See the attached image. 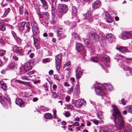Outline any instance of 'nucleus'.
<instances>
[{
    "label": "nucleus",
    "instance_id": "obj_28",
    "mask_svg": "<svg viewBox=\"0 0 132 132\" xmlns=\"http://www.w3.org/2000/svg\"><path fill=\"white\" fill-rule=\"evenodd\" d=\"M124 132H132L131 127L130 125H128L126 127Z\"/></svg>",
    "mask_w": 132,
    "mask_h": 132
},
{
    "label": "nucleus",
    "instance_id": "obj_6",
    "mask_svg": "<svg viewBox=\"0 0 132 132\" xmlns=\"http://www.w3.org/2000/svg\"><path fill=\"white\" fill-rule=\"evenodd\" d=\"M58 7L59 11L63 13H66L68 10V7L65 4H59Z\"/></svg>",
    "mask_w": 132,
    "mask_h": 132
},
{
    "label": "nucleus",
    "instance_id": "obj_61",
    "mask_svg": "<svg viewBox=\"0 0 132 132\" xmlns=\"http://www.w3.org/2000/svg\"><path fill=\"white\" fill-rule=\"evenodd\" d=\"M0 84L2 86L5 87L6 86V84H5L4 83V82L3 81H0Z\"/></svg>",
    "mask_w": 132,
    "mask_h": 132
},
{
    "label": "nucleus",
    "instance_id": "obj_27",
    "mask_svg": "<svg viewBox=\"0 0 132 132\" xmlns=\"http://www.w3.org/2000/svg\"><path fill=\"white\" fill-rule=\"evenodd\" d=\"M77 13V11L76 8L74 7H73L72 8V15L73 16H75L76 18V14Z\"/></svg>",
    "mask_w": 132,
    "mask_h": 132
},
{
    "label": "nucleus",
    "instance_id": "obj_45",
    "mask_svg": "<svg viewBox=\"0 0 132 132\" xmlns=\"http://www.w3.org/2000/svg\"><path fill=\"white\" fill-rule=\"evenodd\" d=\"M34 41H40V38L36 36H35L33 37Z\"/></svg>",
    "mask_w": 132,
    "mask_h": 132
},
{
    "label": "nucleus",
    "instance_id": "obj_3",
    "mask_svg": "<svg viewBox=\"0 0 132 132\" xmlns=\"http://www.w3.org/2000/svg\"><path fill=\"white\" fill-rule=\"evenodd\" d=\"M100 84H97L94 85V86L95 88V90L97 94L103 96L105 95V93L103 90V88L100 86Z\"/></svg>",
    "mask_w": 132,
    "mask_h": 132
},
{
    "label": "nucleus",
    "instance_id": "obj_25",
    "mask_svg": "<svg viewBox=\"0 0 132 132\" xmlns=\"http://www.w3.org/2000/svg\"><path fill=\"white\" fill-rule=\"evenodd\" d=\"M105 14L106 17L107 19H108L110 20L109 21L107 20L108 22H112V18L110 15L109 14V13L107 12H105Z\"/></svg>",
    "mask_w": 132,
    "mask_h": 132
},
{
    "label": "nucleus",
    "instance_id": "obj_46",
    "mask_svg": "<svg viewBox=\"0 0 132 132\" xmlns=\"http://www.w3.org/2000/svg\"><path fill=\"white\" fill-rule=\"evenodd\" d=\"M25 24V23L24 22H23L22 23L20 27V29L21 30H23L24 29Z\"/></svg>",
    "mask_w": 132,
    "mask_h": 132
},
{
    "label": "nucleus",
    "instance_id": "obj_18",
    "mask_svg": "<svg viewBox=\"0 0 132 132\" xmlns=\"http://www.w3.org/2000/svg\"><path fill=\"white\" fill-rule=\"evenodd\" d=\"M52 3V13L54 12L56 7V3L57 0H51Z\"/></svg>",
    "mask_w": 132,
    "mask_h": 132
},
{
    "label": "nucleus",
    "instance_id": "obj_23",
    "mask_svg": "<svg viewBox=\"0 0 132 132\" xmlns=\"http://www.w3.org/2000/svg\"><path fill=\"white\" fill-rule=\"evenodd\" d=\"M11 33L13 37L15 39L16 41H21V39L19 37L17 36L16 34L14 31H12Z\"/></svg>",
    "mask_w": 132,
    "mask_h": 132
},
{
    "label": "nucleus",
    "instance_id": "obj_19",
    "mask_svg": "<svg viewBox=\"0 0 132 132\" xmlns=\"http://www.w3.org/2000/svg\"><path fill=\"white\" fill-rule=\"evenodd\" d=\"M76 48L77 51L79 52L82 50L83 49V46L81 44L78 43L76 44Z\"/></svg>",
    "mask_w": 132,
    "mask_h": 132
},
{
    "label": "nucleus",
    "instance_id": "obj_41",
    "mask_svg": "<svg viewBox=\"0 0 132 132\" xmlns=\"http://www.w3.org/2000/svg\"><path fill=\"white\" fill-rule=\"evenodd\" d=\"M79 91V87L78 86H77L75 87L74 91L75 94H78Z\"/></svg>",
    "mask_w": 132,
    "mask_h": 132
},
{
    "label": "nucleus",
    "instance_id": "obj_7",
    "mask_svg": "<svg viewBox=\"0 0 132 132\" xmlns=\"http://www.w3.org/2000/svg\"><path fill=\"white\" fill-rule=\"evenodd\" d=\"M100 58L105 65L107 67H109L108 63L110 62V60L108 56L105 55H102L100 56Z\"/></svg>",
    "mask_w": 132,
    "mask_h": 132
},
{
    "label": "nucleus",
    "instance_id": "obj_54",
    "mask_svg": "<svg viewBox=\"0 0 132 132\" xmlns=\"http://www.w3.org/2000/svg\"><path fill=\"white\" fill-rule=\"evenodd\" d=\"M71 25L73 28L75 27L76 25V23L75 22L73 21L71 24Z\"/></svg>",
    "mask_w": 132,
    "mask_h": 132
},
{
    "label": "nucleus",
    "instance_id": "obj_31",
    "mask_svg": "<svg viewBox=\"0 0 132 132\" xmlns=\"http://www.w3.org/2000/svg\"><path fill=\"white\" fill-rule=\"evenodd\" d=\"M97 116L98 118L100 120H101L103 119V116L102 112L99 111L97 113Z\"/></svg>",
    "mask_w": 132,
    "mask_h": 132
},
{
    "label": "nucleus",
    "instance_id": "obj_52",
    "mask_svg": "<svg viewBox=\"0 0 132 132\" xmlns=\"http://www.w3.org/2000/svg\"><path fill=\"white\" fill-rule=\"evenodd\" d=\"M92 121L93 123H94L96 125H98V124L99 123V121L98 120L95 119L92 120Z\"/></svg>",
    "mask_w": 132,
    "mask_h": 132
},
{
    "label": "nucleus",
    "instance_id": "obj_56",
    "mask_svg": "<svg viewBox=\"0 0 132 132\" xmlns=\"http://www.w3.org/2000/svg\"><path fill=\"white\" fill-rule=\"evenodd\" d=\"M30 24L29 23H27L26 25V27L27 28V31L28 32L29 31V30L30 29V27H29Z\"/></svg>",
    "mask_w": 132,
    "mask_h": 132
},
{
    "label": "nucleus",
    "instance_id": "obj_17",
    "mask_svg": "<svg viewBox=\"0 0 132 132\" xmlns=\"http://www.w3.org/2000/svg\"><path fill=\"white\" fill-rule=\"evenodd\" d=\"M15 103L17 105L23 108L24 107L23 103L21 99L18 98L16 99Z\"/></svg>",
    "mask_w": 132,
    "mask_h": 132
},
{
    "label": "nucleus",
    "instance_id": "obj_43",
    "mask_svg": "<svg viewBox=\"0 0 132 132\" xmlns=\"http://www.w3.org/2000/svg\"><path fill=\"white\" fill-rule=\"evenodd\" d=\"M39 109L40 111H44L47 110V108L44 106H42L40 107Z\"/></svg>",
    "mask_w": 132,
    "mask_h": 132
},
{
    "label": "nucleus",
    "instance_id": "obj_1",
    "mask_svg": "<svg viewBox=\"0 0 132 132\" xmlns=\"http://www.w3.org/2000/svg\"><path fill=\"white\" fill-rule=\"evenodd\" d=\"M112 116L114 121L117 129L120 130L124 125V121L123 118L120 112L118 107L116 106H112Z\"/></svg>",
    "mask_w": 132,
    "mask_h": 132
},
{
    "label": "nucleus",
    "instance_id": "obj_8",
    "mask_svg": "<svg viewBox=\"0 0 132 132\" xmlns=\"http://www.w3.org/2000/svg\"><path fill=\"white\" fill-rule=\"evenodd\" d=\"M122 68L125 71H126V75L127 76L132 75V69L127 65H123L121 66Z\"/></svg>",
    "mask_w": 132,
    "mask_h": 132
},
{
    "label": "nucleus",
    "instance_id": "obj_47",
    "mask_svg": "<svg viewBox=\"0 0 132 132\" xmlns=\"http://www.w3.org/2000/svg\"><path fill=\"white\" fill-rule=\"evenodd\" d=\"M23 6H21L19 8V12L20 15H22L23 14Z\"/></svg>",
    "mask_w": 132,
    "mask_h": 132
},
{
    "label": "nucleus",
    "instance_id": "obj_64",
    "mask_svg": "<svg viewBox=\"0 0 132 132\" xmlns=\"http://www.w3.org/2000/svg\"><path fill=\"white\" fill-rule=\"evenodd\" d=\"M64 23L65 24L67 25H69L70 24L69 21L67 20L64 21Z\"/></svg>",
    "mask_w": 132,
    "mask_h": 132
},
{
    "label": "nucleus",
    "instance_id": "obj_49",
    "mask_svg": "<svg viewBox=\"0 0 132 132\" xmlns=\"http://www.w3.org/2000/svg\"><path fill=\"white\" fill-rule=\"evenodd\" d=\"M119 102L121 104V103L123 105H125L126 104V102L124 99H122L121 100H119Z\"/></svg>",
    "mask_w": 132,
    "mask_h": 132
},
{
    "label": "nucleus",
    "instance_id": "obj_40",
    "mask_svg": "<svg viewBox=\"0 0 132 132\" xmlns=\"http://www.w3.org/2000/svg\"><path fill=\"white\" fill-rule=\"evenodd\" d=\"M74 88V86H73L71 88H69L67 92V93L68 94H71L73 92Z\"/></svg>",
    "mask_w": 132,
    "mask_h": 132
},
{
    "label": "nucleus",
    "instance_id": "obj_2",
    "mask_svg": "<svg viewBox=\"0 0 132 132\" xmlns=\"http://www.w3.org/2000/svg\"><path fill=\"white\" fill-rule=\"evenodd\" d=\"M87 29L89 31V32L90 33V36L89 38L91 40L97 41L98 39V37L96 32L95 30L90 27L87 28Z\"/></svg>",
    "mask_w": 132,
    "mask_h": 132
},
{
    "label": "nucleus",
    "instance_id": "obj_24",
    "mask_svg": "<svg viewBox=\"0 0 132 132\" xmlns=\"http://www.w3.org/2000/svg\"><path fill=\"white\" fill-rule=\"evenodd\" d=\"M100 132H111V130L109 128H102L100 130Z\"/></svg>",
    "mask_w": 132,
    "mask_h": 132
},
{
    "label": "nucleus",
    "instance_id": "obj_13",
    "mask_svg": "<svg viewBox=\"0 0 132 132\" xmlns=\"http://www.w3.org/2000/svg\"><path fill=\"white\" fill-rule=\"evenodd\" d=\"M72 36L74 37L75 40H83L84 41L86 40V41H89L90 40H89L88 39H86L85 40L84 38H82V39H80L77 33H73L72 34Z\"/></svg>",
    "mask_w": 132,
    "mask_h": 132
},
{
    "label": "nucleus",
    "instance_id": "obj_9",
    "mask_svg": "<svg viewBox=\"0 0 132 132\" xmlns=\"http://www.w3.org/2000/svg\"><path fill=\"white\" fill-rule=\"evenodd\" d=\"M86 105L85 101L82 100H79L76 102L75 104V106L78 108H81L82 105Z\"/></svg>",
    "mask_w": 132,
    "mask_h": 132
},
{
    "label": "nucleus",
    "instance_id": "obj_35",
    "mask_svg": "<svg viewBox=\"0 0 132 132\" xmlns=\"http://www.w3.org/2000/svg\"><path fill=\"white\" fill-rule=\"evenodd\" d=\"M86 46L89 49L88 50L90 51L92 49V47L91 46V44H90L89 42H86Z\"/></svg>",
    "mask_w": 132,
    "mask_h": 132
},
{
    "label": "nucleus",
    "instance_id": "obj_33",
    "mask_svg": "<svg viewBox=\"0 0 132 132\" xmlns=\"http://www.w3.org/2000/svg\"><path fill=\"white\" fill-rule=\"evenodd\" d=\"M32 30L33 33L35 35L37 34L39 32V30L38 27L32 29Z\"/></svg>",
    "mask_w": 132,
    "mask_h": 132
},
{
    "label": "nucleus",
    "instance_id": "obj_36",
    "mask_svg": "<svg viewBox=\"0 0 132 132\" xmlns=\"http://www.w3.org/2000/svg\"><path fill=\"white\" fill-rule=\"evenodd\" d=\"M31 25L32 29L38 27V25L35 22H32L31 23Z\"/></svg>",
    "mask_w": 132,
    "mask_h": 132
},
{
    "label": "nucleus",
    "instance_id": "obj_50",
    "mask_svg": "<svg viewBox=\"0 0 132 132\" xmlns=\"http://www.w3.org/2000/svg\"><path fill=\"white\" fill-rule=\"evenodd\" d=\"M6 51L2 50H0V56H3L4 55Z\"/></svg>",
    "mask_w": 132,
    "mask_h": 132
},
{
    "label": "nucleus",
    "instance_id": "obj_4",
    "mask_svg": "<svg viewBox=\"0 0 132 132\" xmlns=\"http://www.w3.org/2000/svg\"><path fill=\"white\" fill-rule=\"evenodd\" d=\"M106 37L104 36H102L101 39L103 41L105 40H108L109 41H114L115 40V38L114 36L112 34H108L106 36L107 39L106 38Z\"/></svg>",
    "mask_w": 132,
    "mask_h": 132
},
{
    "label": "nucleus",
    "instance_id": "obj_32",
    "mask_svg": "<svg viewBox=\"0 0 132 132\" xmlns=\"http://www.w3.org/2000/svg\"><path fill=\"white\" fill-rule=\"evenodd\" d=\"M5 29V28L3 23L0 21V30L4 31Z\"/></svg>",
    "mask_w": 132,
    "mask_h": 132
},
{
    "label": "nucleus",
    "instance_id": "obj_37",
    "mask_svg": "<svg viewBox=\"0 0 132 132\" xmlns=\"http://www.w3.org/2000/svg\"><path fill=\"white\" fill-rule=\"evenodd\" d=\"M51 92L52 94V97L54 98H56L57 96V95L55 92L53 91L51 89Z\"/></svg>",
    "mask_w": 132,
    "mask_h": 132
},
{
    "label": "nucleus",
    "instance_id": "obj_11",
    "mask_svg": "<svg viewBox=\"0 0 132 132\" xmlns=\"http://www.w3.org/2000/svg\"><path fill=\"white\" fill-rule=\"evenodd\" d=\"M83 71L82 70L80 67H78L76 71V77L77 78H81L82 74Z\"/></svg>",
    "mask_w": 132,
    "mask_h": 132
},
{
    "label": "nucleus",
    "instance_id": "obj_63",
    "mask_svg": "<svg viewBox=\"0 0 132 132\" xmlns=\"http://www.w3.org/2000/svg\"><path fill=\"white\" fill-rule=\"evenodd\" d=\"M5 99L6 101L8 102H9L10 101V99L9 96H7L6 97H5Z\"/></svg>",
    "mask_w": 132,
    "mask_h": 132
},
{
    "label": "nucleus",
    "instance_id": "obj_21",
    "mask_svg": "<svg viewBox=\"0 0 132 132\" xmlns=\"http://www.w3.org/2000/svg\"><path fill=\"white\" fill-rule=\"evenodd\" d=\"M57 36L58 37L59 40L64 38L66 36L64 35L61 31L59 30L57 34Z\"/></svg>",
    "mask_w": 132,
    "mask_h": 132
},
{
    "label": "nucleus",
    "instance_id": "obj_53",
    "mask_svg": "<svg viewBox=\"0 0 132 132\" xmlns=\"http://www.w3.org/2000/svg\"><path fill=\"white\" fill-rule=\"evenodd\" d=\"M64 115L66 117H69L70 115L69 112L68 111L66 112Z\"/></svg>",
    "mask_w": 132,
    "mask_h": 132
},
{
    "label": "nucleus",
    "instance_id": "obj_5",
    "mask_svg": "<svg viewBox=\"0 0 132 132\" xmlns=\"http://www.w3.org/2000/svg\"><path fill=\"white\" fill-rule=\"evenodd\" d=\"M62 56L61 55L59 54L57 55L55 58V63L56 66V69L59 70L60 67Z\"/></svg>",
    "mask_w": 132,
    "mask_h": 132
},
{
    "label": "nucleus",
    "instance_id": "obj_51",
    "mask_svg": "<svg viewBox=\"0 0 132 132\" xmlns=\"http://www.w3.org/2000/svg\"><path fill=\"white\" fill-rule=\"evenodd\" d=\"M70 62L69 61H67V62L65 64H64L63 66V68L65 67H66L69 66L70 65Z\"/></svg>",
    "mask_w": 132,
    "mask_h": 132
},
{
    "label": "nucleus",
    "instance_id": "obj_15",
    "mask_svg": "<svg viewBox=\"0 0 132 132\" xmlns=\"http://www.w3.org/2000/svg\"><path fill=\"white\" fill-rule=\"evenodd\" d=\"M93 17L92 16V13L90 11H88L86 13L85 18L89 21V22L92 21Z\"/></svg>",
    "mask_w": 132,
    "mask_h": 132
},
{
    "label": "nucleus",
    "instance_id": "obj_55",
    "mask_svg": "<svg viewBox=\"0 0 132 132\" xmlns=\"http://www.w3.org/2000/svg\"><path fill=\"white\" fill-rule=\"evenodd\" d=\"M16 81L22 84H24L25 83H26L28 84H29L28 82H25L20 80H17Z\"/></svg>",
    "mask_w": 132,
    "mask_h": 132
},
{
    "label": "nucleus",
    "instance_id": "obj_34",
    "mask_svg": "<svg viewBox=\"0 0 132 132\" xmlns=\"http://www.w3.org/2000/svg\"><path fill=\"white\" fill-rule=\"evenodd\" d=\"M0 102L4 107H6L7 106V104L6 102L3 99L0 101Z\"/></svg>",
    "mask_w": 132,
    "mask_h": 132
},
{
    "label": "nucleus",
    "instance_id": "obj_38",
    "mask_svg": "<svg viewBox=\"0 0 132 132\" xmlns=\"http://www.w3.org/2000/svg\"><path fill=\"white\" fill-rule=\"evenodd\" d=\"M126 109L128 112L132 113V105L126 107Z\"/></svg>",
    "mask_w": 132,
    "mask_h": 132
},
{
    "label": "nucleus",
    "instance_id": "obj_57",
    "mask_svg": "<svg viewBox=\"0 0 132 132\" xmlns=\"http://www.w3.org/2000/svg\"><path fill=\"white\" fill-rule=\"evenodd\" d=\"M110 12L111 15H116V12L114 10H111L110 11Z\"/></svg>",
    "mask_w": 132,
    "mask_h": 132
},
{
    "label": "nucleus",
    "instance_id": "obj_62",
    "mask_svg": "<svg viewBox=\"0 0 132 132\" xmlns=\"http://www.w3.org/2000/svg\"><path fill=\"white\" fill-rule=\"evenodd\" d=\"M12 58L15 61H17L18 60V57L15 55H14L13 56Z\"/></svg>",
    "mask_w": 132,
    "mask_h": 132
},
{
    "label": "nucleus",
    "instance_id": "obj_48",
    "mask_svg": "<svg viewBox=\"0 0 132 132\" xmlns=\"http://www.w3.org/2000/svg\"><path fill=\"white\" fill-rule=\"evenodd\" d=\"M10 9L9 8H8L5 10L4 13L5 16H6L8 12L10 11Z\"/></svg>",
    "mask_w": 132,
    "mask_h": 132
},
{
    "label": "nucleus",
    "instance_id": "obj_20",
    "mask_svg": "<svg viewBox=\"0 0 132 132\" xmlns=\"http://www.w3.org/2000/svg\"><path fill=\"white\" fill-rule=\"evenodd\" d=\"M16 66V65L15 63L12 62L9 64L6 70H9L11 69H13L15 68Z\"/></svg>",
    "mask_w": 132,
    "mask_h": 132
},
{
    "label": "nucleus",
    "instance_id": "obj_12",
    "mask_svg": "<svg viewBox=\"0 0 132 132\" xmlns=\"http://www.w3.org/2000/svg\"><path fill=\"white\" fill-rule=\"evenodd\" d=\"M130 34L128 32H124L121 35L119 36V38H121L123 39H126L130 38Z\"/></svg>",
    "mask_w": 132,
    "mask_h": 132
},
{
    "label": "nucleus",
    "instance_id": "obj_58",
    "mask_svg": "<svg viewBox=\"0 0 132 132\" xmlns=\"http://www.w3.org/2000/svg\"><path fill=\"white\" fill-rule=\"evenodd\" d=\"M53 112L54 118L55 119L57 117V115H56V111L55 110H54L53 111Z\"/></svg>",
    "mask_w": 132,
    "mask_h": 132
},
{
    "label": "nucleus",
    "instance_id": "obj_60",
    "mask_svg": "<svg viewBox=\"0 0 132 132\" xmlns=\"http://www.w3.org/2000/svg\"><path fill=\"white\" fill-rule=\"evenodd\" d=\"M73 125L75 126H79V123L78 122H75L73 124Z\"/></svg>",
    "mask_w": 132,
    "mask_h": 132
},
{
    "label": "nucleus",
    "instance_id": "obj_26",
    "mask_svg": "<svg viewBox=\"0 0 132 132\" xmlns=\"http://www.w3.org/2000/svg\"><path fill=\"white\" fill-rule=\"evenodd\" d=\"M116 48L117 50H119L120 52H121L127 51V48L126 47L121 46L119 48L116 47Z\"/></svg>",
    "mask_w": 132,
    "mask_h": 132
},
{
    "label": "nucleus",
    "instance_id": "obj_44",
    "mask_svg": "<svg viewBox=\"0 0 132 132\" xmlns=\"http://www.w3.org/2000/svg\"><path fill=\"white\" fill-rule=\"evenodd\" d=\"M21 78L23 80H27L28 81L29 80V79L27 78V76H21Z\"/></svg>",
    "mask_w": 132,
    "mask_h": 132
},
{
    "label": "nucleus",
    "instance_id": "obj_29",
    "mask_svg": "<svg viewBox=\"0 0 132 132\" xmlns=\"http://www.w3.org/2000/svg\"><path fill=\"white\" fill-rule=\"evenodd\" d=\"M41 3L43 5L42 7L45 10L47 9L48 8V6L46 1L45 0H44Z\"/></svg>",
    "mask_w": 132,
    "mask_h": 132
},
{
    "label": "nucleus",
    "instance_id": "obj_16",
    "mask_svg": "<svg viewBox=\"0 0 132 132\" xmlns=\"http://www.w3.org/2000/svg\"><path fill=\"white\" fill-rule=\"evenodd\" d=\"M24 68L25 71L27 72L31 69L32 66L31 65L30 62H27L24 64Z\"/></svg>",
    "mask_w": 132,
    "mask_h": 132
},
{
    "label": "nucleus",
    "instance_id": "obj_42",
    "mask_svg": "<svg viewBox=\"0 0 132 132\" xmlns=\"http://www.w3.org/2000/svg\"><path fill=\"white\" fill-rule=\"evenodd\" d=\"M98 59L97 57H92L91 58V60L94 62H97Z\"/></svg>",
    "mask_w": 132,
    "mask_h": 132
},
{
    "label": "nucleus",
    "instance_id": "obj_22",
    "mask_svg": "<svg viewBox=\"0 0 132 132\" xmlns=\"http://www.w3.org/2000/svg\"><path fill=\"white\" fill-rule=\"evenodd\" d=\"M103 86L104 87L105 89L109 91L112 90L113 89L112 86L110 84H105Z\"/></svg>",
    "mask_w": 132,
    "mask_h": 132
},
{
    "label": "nucleus",
    "instance_id": "obj_30",
    "mask_svg": "<svg viewBox=\"0 0 132 132\" xmlns=\"http://www.w3.org/2000/svg\"><path fill=\"white\" fill-rule=\"evenodd\" d=\"M46 119H51L53 118L52 114L49 113H46L44 115Z\"/></svg>",
    "mask_w": 132,
    "mask_h": 132
},
{
    "label": "nucleus",
    "instance_id": "obj_39",
    "mask_svg": "<svg viewBox=\"0 0 132 132\" xmlns=\"http://www.w3.org/2000/svg\"><path fill=\"white\" fill-rule=\"evenodd\" d=\"M37 14L38 15L39 18H42L43 17V16L44 15H46V16H47V17L48 15V13L47 12H45V13L43 14V15L38 12H37Z\"/></svg>",
    "mask_w": 132,
    "mask_h": 132
},
{
    "label": "nucleus",
    "instance_id": "obj_10",
    "mask_svg": "<svg viewBox=\"0 0 132 132\" xmlns=\"http://www.w3.org/2000/svg\"><path fill=\"white\" fill-rule=\"evenodd\" d=\"M13 51L16 53L21 55H23V53L24 52V50L21 47H14L13 48Z\"/></svg>",
    "mask_w": 132,
    "mask_h": 132
},
{
    "label": "nucleus",
    "instance_id": "obj_14",
    "mask_svg": "<svg viewBox=\"0 0 132 132\" xmlns=\"http://www.w3.org/2000/svg\"><path fill=\"white\" fill-rule=\"evenodd\" d=\"M101 2L99 0H96L92 4V8L95 10L99 7L101 4Z\"/></svg>",
    "mask_w": 132,
    "mask_h": 132
},
{
    "label": "nucleus",
    "instance_id": "obj_59",
    "mask_svg": "<svg viewBox=\"0 0 132 132\" xmlns=\"http://www.w3.org/2000/svg\"><path fill=\"white\" fill-rule=\"evenodd\" d=\"M70 97L68 95L65 97V100L67 102H69L70 100Z\"/></svg>",
    "mask_w": 132,
    "mask_h": 132
}]
</instances>
